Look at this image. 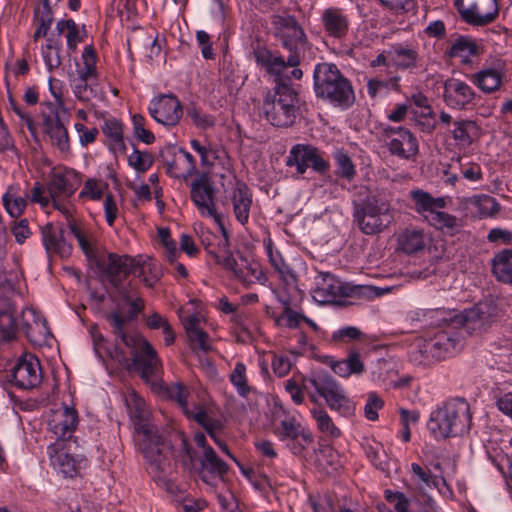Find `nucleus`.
<instances>
[{
    "label": "nucleus",
    "instance_id": "obj_34",
    "mask_svg": "<svg viewBox=\"0 0 512 512\" xmlns=\"http://www.w3.org/2000/svg\"><path fill=\"white\" fill-rule=\"evenodd\" d=\"M221 229L222 236L218 239L216 246L208 244L206 250L214 258L217 264L222 265L224 268L231 267L235 264V256L230 250V242L228 232L225 229L222 220L218 223Z\"/></svg>",
    "mask_w": 512,
    "mask_h": 512
},
{
    "label": "nucleus",
    "instance_id": "obj_18",
    "mask_svg": "<svg viewBox=\"0 0 512 512\" xmlns=\"http://www.w3.org/2000/svg\"><path fill=\"white\" fill-rule=\"evenodd\" d=\"M78 173L73 169L53 171L49 175L47 191L51 199L70 198L77 190Z\"/></svg>",
    "mask_w": 512,
    "mask_h": 512
},
{
    "label": "nucleus",
    "instance_id": "obj_27",
    "mask_svg": "<svg viewBox=\"0 0 512 512\" xmlns=\"http://www.w3.org/2000/svg\"><path fill=\"white\" fill-rule=\"evenodd\" d=\"M231 201L237 221L246 224L249 220L252 194L245 183L240 181L236 183L232 191Z\"/></svg>",
    "mask_w": 512,
    "mask_h": 512
},
{
    "label": "nucleus",
    "instance_id": "obj_16",
    "mask_svg": "<svg viewBox=\"0 0 512 512\" xmlns=\"http://www.w3.org/2000/svg\"><path fill=\"white\" fill-rule=\"evenodd\" d=\"M163 441L169 445V470L163 474L162 477H156L155 475H151L156 481H164L166 476L171 472V457L173 456L176 461H179L184 467L189 470H192L196 467V453L191 448L188 443V440L184 433L175 432L171 438L167 441L163 438Z\"/></svg>",
    "mask_w": 512,
    "mask_h": 512
},
{
    "label": "nucleus",
    "instance_id": "obj_8",
    "mask_svg": "<svg viewBox=\"0 0 512 512\" xmlns=\"http://www.w3.org/2000/svg\"><path fill=\"white\" fill-rule=\"evenodd\" d=\"M412 352L414 361L430 364L454 355L460 348V339L454 332L439 331L432 338L420 341Z\"/></svg>",
    "mask_w": 512,
    "mask_h": 512
},
{
    "label": "nucleus",
    "instance_id": "obj_48",
    "mask_svg": "<svg viewBox=\"0 0 512 512\" xmlns=\"http://www.w3.org/2000/svg\"><path fill=\"white\" fill-rule=\"evenodd\" d=\"M62 48V43L54 35L47 38L46 46L43 48V57L49 70L57 68L61 65L59 52Z\"/></svg>",
    "mask_w": 512,
    "mask_h": 512
},
{
    "label": "nucleus",
    "instance_id": "obj_40",
    "mask_svg": "<svg viewBox=\"0 0 512 512\" xmlns=\"http://www.w3.org/2000/svg\"><path fill=\"white\" fill-rule=\"evenodd\" d=\"M330 367L333 372L340 377H349L352 374H361L364 371V364L357 351H352L346 359L340 361H330Z\"/></svg>",
    "mask_w": 512,
    "mask_h": 512
},
{
    "label": "nucleus",
    "instance_id": "obj_31",
    "mask_svg": "<svg viewBox=\"0 0 512 512\" xmlns=\"http://www.w3.org/2000/svg\"><path fill=\"white\" fill-rule=\"evenodd\" d=\"M257 64L265 68L267 73L276 77V82H281L287 67V60L281 56H275L265 48H259L254 52Z\"/></svg>",
    "mask_w": 512,
    "mask_h": 512
},
{
    "label": "nucleus",
    "instance_id": "obj_59",
    "mask_svg": "<svg viewBox=\"0 0 512 512\" xmlns=\"http://www.w3.org/2000/svg\"><path fill=\"white\" fill-rule=\"evenodd\" d=\"M49 2L50 0H43L44 12L38 18V27L33 35L34 41H37L39 38L46 36L52 24L53 16Z\"/></svg>",
    "mask_w": 512,
    "mask_h": 512
},
{
    "label": "nucleus",
    "instance_id": "obj_58",
    "mask_svg": "<svg viewBox=\"0 0 512 512\" xmlns=\"http://www.w3.org/2000/svg\"><path fill=\"white\" fill-rule=\"evenodd\" d=\"M367 457L371 460L373 465L381 470L386 469L387 465V455L384 451L382 444L378 442H373L372 444H368L365 448Z\"/></svg>",
    "mask_w": 512,
    "mask_h": 512
},
{
    "label": "nucleus",
    "instance_id": "obj_39",
    "mask_svg": "<svg viewBox=\"0 0 512 512\" xmlns=\"http://www.w3.org/2000/svg\"><path fill=\"white\" fill-rule=\"evenodd\" d=\"M452 135L457 146L467 148L478 136V127L472 120H457L454 121Z\"/></svg>",
    "mask_w": 512,
    "mask_h": 512
},
{
    "label": "nucleus",
    "instance_id": "obj_44",
    "mask_svg": "<svg viewBox=\"0 0 512 512\" xmlns=\"http://www.w3.org/2000/svg\"><path fill=\"white\" fill-rule=\"evenodd\" d=\"M228 465L220 459L213 448H205L203 457L200 461V470L217 475L223 476L228 472Z\"/></svg>",
    "mask_w": 512,
    "mask_h": 512
},
{
    "label": "nucleus",
    "instance_id": "obj_28",
    "mask_svg": "<svg viewBox=\"0 0 512 512\" xmlns=\"http://www.w3.org/2000/svg\"><path fill=\"white\" fill-rule=\"evenodd\" d=\"M62 228H54L47 224L42 228L43 244L49 254H58L61 257H68L72 247L64 239Z\"/></svg>",
    "mask_w": 512,
    "mask_h": 512
},
{
    "label": "nucleus",
    "instance_id": "obj_43",
    "mask_svg": "<svg viewBox=\"0 0 512 512\" xmlns=\"http://www.w3.org/2000/svg\"><path fill=\"white\" fill-rule=\"evenodd\" d=\"M473 82L485 93L498 90L502 82L501 72L495 69H484L472 76Z\"/></svg>",
    "mask_w": 512,
    "mask_h": 512
},
{
    "label": "nucleus",
    "instance_id": "obj_2",
    "mask_svg": "<svg viewBox=\"0 0 512 512\" xmlns=\"http://www.w3.org/2000/svg\"><path fill=\"white\" fill-rule=\"evenodd\" d=\"M471 420L468 402L452 398L431 413L428 429L436 438L462 436L470 430Z\"/></svg>",
    "mask_w": 512,
    "mask_h": 512
},
{
    "label": "nucleus",
    "instance_id": "obj_24",
    "mask_svg": "<svg viewBox=\"0 0 512 512\" xmlns=\"http://www.w3.org/2000/svg\"><path fill=\"white\" fill-rule=\"evenodd\" d=\"M443 97L447 105L463 109L473 100L474 91L464 81L451 78L444 83Z\"/></svg>",
    "mask_w": 512,
    "mask_h": 512
},
{
    "label": "nucleus",
    "instance_id": "obj_37",
    "mask_svg": "<svg viewBox=\"0 0 512 512\" xmlns=\"http://www.w3.org/2000/svg\"><path fill=\"white\" fill-rule=\"evenodd\" d=\"M427 241L428 237L424 231L416 228H408L398 237L400 249L407 254H413L423 250Z\"/></svg>",
    "mask_w": 512,
    "mask_h": 512
},
{
    "label": "nucleus",
    "instance_id": "obj_21",
    "mask_svg": "<svg viewBox=\"0 0 512 512\" xmlns=\"http://www.w3.org/2000/svg\"><path fill=\"white\" fill-rule=\"evenodd\" d=\"M325 33L335 39H343L349 32L350 20L342 8L328 7L321 13Z\"/></svg>",
    "mask_w": 512,
    "mask_h": 512
},
{
    "label": "nucleus",
    "instance_id": "obj_19",
    "mask_svg": "<svg viewBox=\"0 0 512 512\" xmlns=\"http://www.w3.org/2000/svg\"><path fill=\"white\" fill-rule=\"evenodd\" d=\"M77 411L68 406H64L53 412L48 425L58 441L68 440L72 437L78 426Z\"/></svg>",
    "mask_w": 512,
    "mask_h": 512
},
{
    "label": "nucleus",
    "instance_id": "obj_60",
    "mask_svg": "<svg viewBox=\"0 0 512 512\" xmlns=\"http://www.w3.org/2000/svg\"><path fill=\"white\" fill-rule=\"evenodd\" d=\"M308 379L309 378L303 379L302 384L294 379L286 381L285 389L290 394L295 404H301L304 400V392H309V385L311 384L308 382Z\"/></svg>",
    "mask_w": 512,
    "mask_h": 512
},
{
    "label": "nucleus",
    "instance_id": "obj_6",
    "mask_svg": "<svg viewBox=\"0 0 512 512\" xmlns=\"http://www.w3.org/2000/svg\"><path fill=\"white\" fill-rule=\"evenodd\" d=\"M353 217L358 228L366 235L382 232L393 221L389 200L374 192L355 204Z\"/></svg>",
    "mask_w": 512,
    "mask_h": 512
},
{
    "label": "nucleus",
    "instance_id": "obj_64",
    "mask_svg": "<svg viewBox=\"0 0 512 512\" xmlns=\"http://www.w3.org/2000/svg\"><path fill=\"white\" fill-rule=\"evenodd\" d=\"M383 406V400L375 392L369 393L364 407L365 417L370 421L377 420L378 410L382 409Z\"/></svg>",
    "mask_w": 512,
    "mask_h": 512
},
{
    "label": "nucleus",
    "instance_id": "obj_15",
    "mask_svg": "<svg viewBox=\"0 0 512 512\" xmlns=\"http://www.w3.org/2000/svg\"><path fill=\"white\" fill-rule=\"evenodd\" d=\"M148 109L155 121L166 126L176 125L183 114L180 101L172 94L154 98Z\"/></svg>",
    "mask_w": 512,
    "mask_h": 512
},
{
    "label": "nucleus",
    "instance_id": "obj_3",
    "mask_svg": "<svg viewBox=\"0 0 512 512\" xmlns=\"http://www.w3.org/2000/svg\"><path fill=\"white\" fill-rule=\"evenodd\" d=\"M114 334L121 339L125 346L131 348L133 365L145 380L156 376L162 364L152 345L140 335H128L124 332L125 318L118 312H111L107 316Z\"/></svg>",
    "mask_w": 512,
    "mask_h": 512
},
{
    "label": "nucleus",
    "instance_id": "obj_7",
    "mask_svg": "<svg viewBox=\"0 0 512 512\" xmlns=\"http://www.w3.org/2000/svg\"><path fill=\"white\" fill-rule=\"evenodd\" d=\"M272 25L275 30V36L290 53L287 58V64L290 67L298 66L301 61V53L304 52L307 45L303 28L294 16L288 14L273 15Z\"/></svg>",
    "mask_w": 512,
    "mask_h": 512
},
{
    "label": "nucleus",
    "instance_id": "obj_47",
    "mask_svg": "<svg viewBox=\"0 0 512 512\" xmlns=\"http://www.w3.org/2000/svg\"><path fill=\"white\" fill-rule=\"evenodd\" d=\"M229 378L240 396L247 397L251 393L252 387L248 384L244 363L237 362Z\"/></svg>",
    "mask_w": 512,
    "mask_h": 512
},
{
    "label": "nucleus",
    "instance_id": "obj_29",
    "mask_svg": "<svg viewBox=\"0 0 512 512\" xmlns=\"http://www.w3.org/2000/svg\"><path fill=\"white\" fill-rule=\"evenodd\" d=\"M43 126L44 132L50 138L52 145L62 153L67 152L70 148L69 136L59 116L56 114L45 117Z\"/></svg>",
    "mask_w": 512,
    "mask_h": 512
},
{
    "label": "nucleus",
    "instance_id": "obj_5",
    "mask_svg": "<svg viewBox=\"0 0 512 512\" xmlns=\"http://www.w3.org/2000/svg\"><path fill=\"white\" fill-rule=\"evenodd\" d=\"M314 90L317 97L341 107H349L353 104L355 98L349 81L333 63L316 65Z\"/></svg>",
    "mask_w": 512,
    "mask_h": 512
},
{
    "label": "nucleus",
    "instance_id": "obj_63",
    "mask_svg": "<svg viewBox=\"0 0 512 512\" xmlns=\"http://www.w3.org/2000/svg\"><path fill=\"white\" fill-rule=\"evenodd\" d=\"M411 471L417 484L431 487L436 485L437 477L433 475L428 468L420 466L418 463L411 464Z\"/></svg>",
    "mask_w": 512,
    "mask_h": 512
},
{
    "label": "nucleus",
    "instance_id": "obj_10",
    "mask_svg": "<svg viewBox=\"0 0 512 512\" xmlns=\"http://www.w3.org/2000/svg\"><path fill=\"white\" fill-rule=\"evenodd\" d=\"M308 382L325 399L326 404L331 410L338 411L343 415H349L353 412L352 402L347 397L342 386L331 375L326 372L314 373L308 379Z\"/></svg>",
    "mask_w": 512,
    "mask_h": 512
},
{
    "label": "nucleus",
    "instance_id": "obj_14",
    "mask_svg": "<svg viewBox=\"0 0 512 512\" xmlns=\"http://www.w3.org/2000/svg\"><path fill=\"white\" fill-rule=\"evenodd\" d=\"M348 289L343 283L328 272H319L315 276L312 296L321 304L336 303L342 297L348 296Z\"/></svg>",
    "mask_w": 512,
    "mask_h": 512
},
{
    "label": "nucleus",
    "instance_id": "obj_56",
    "mask_svg": "<svg viewBox=\"0 0 512 512\" xmlns=\"http://www.w3.org/2000/svg\"><path fill=\"white\" fill-rule=\"evenodd\" d=\"M128 163L137 172L147 171L153 164V156L149 152L135 149L128 157Z\"/></svg>",
    "mask_w": 512,
    "mask_h": 512
},
{
    "label": "nucleus",
    "instance_id": "obj_54",
    "mask_svg": "<svg viewBox=\"0 0 512 512\" xmlns=\"http://www.w3.org/2000/svg\"><path fill=\"white\" fill-rule=\"evenodd\" d=\"M335 159L337 166L336 174L348 181L353 180L356 175V169L351 158L346 153L339 151L335 154Z\"/></svg>",
    "mask_w": 512,
    "mask_h": 512
},
{
    "label": "nucleus",
    "instance_id": "obj_36",
    "mask_svg": "<svg viewBox=\"0 0 512 512\" xmlns=\"http://www.w3.org/2000/svg\"><path fill=\"white\" fill-rule=\"evenodd\" d=\"M491 265L495 278L512 286V249H505L495 254Z\"/></svg>",
    "mask_w": 512,
    "mask_h": 512
},
{
    "label": "nucleus",
    "instance_id": "obj_35",
    "mask_svg": "<svg viewBox=\"0 0 512 512\" xmlns=\"http://www.w3.org/2000/svg\"><path fill=\"white\" fill-rule=\"evenodd\" d=\"M57 35H65L67 47L71 51H75L78 44L83 42L86 37L85 26H79L73 19H63L56 24Z\"/></svg>",
    "mask_w": 512,
    "mask_h": 512
},
{
    "label": "nucleus",
    "instance_id": "obj_20",
    "mask_svg": "<svg viewBox=\"0 0 512 512\" xmlns=\"http://www.w3.org/2000/svg\"><path fill=\"white\" fill-rule=\"evenodd\" d=\"M22 327L30 342L43 345L51 336L46 319L33 308L22 312Z\"/></svg>",
    "mask_w": 512,
    "mask_h": 512
},
{
    "label": "nucleus",
    "instance_id": "obj_45",
    "mask_svg": "<svg viewBox=\"0 0 512 512\" xmlns=\"http://www.w3.org/2000/svg\"><path fill=\"white\" fill-rule=\"evenodd\" d=\"M69 228L71 233L74 235L76 240L78 241L79 246L82 251L86 255L88 261L91 264L96 262V259L99 258L101 253L96 249L93 239L88 237L84 232H82L75 223H69Z\"/></svg>",
    "mask_w": 512,
    "mask_h": 512
},
{
    "label": "nucleus",
    "instance_id": "obj_62",
    "mask_svg": "<svg viewBox=\"0 0 512 512\" xmlns=\"http://www.w3.org/2000/svg\"><path fill=\"white\" fill-rule=\"evenodd\" d=\"M308 504L312 512H335L333 498L327 494L310 496Z\"/></svg>",
    "mask_w": 512,
    "mask_h": 512
},
{
    "label": "nucleus",
    "instance_id": "obj_17",
    "mask_svg": "<svg viewBox=\"0 0 512 512\" xmlns=\"http://www.w3.org/2000/svg\"><path fill=\"white\" fill-rule=\"evenodd\" d=\"M386 135L389 139L388 150L392 155L409 160L418 153V141L408 129H387Z\"/></svg>",
    "mask_w": 512,
    "mask_h": 512
},
{
    "label": "nucleus",
    "instance_id": "obj_38",
    "mask_svg": "<svg viewBox=\"0 0 512 512\" xmlns=\"http://www.w3.org/2000/svg\"><path fill=\"white\" fill-rule=\"evenodd\" d=\"M103 133L109 140L110 150L114 153H125L126 145L123 137V125L115 118L106 119L103 126Z\"/></svg>",
    "mask_w": 512,
    "mask_h": 512
},
{
    "label": "nucleus",
    "instance_id": "obj_42",
    "mask_svg": "<svg viewBox=\"0 0 512 512\" xmlns=\"http://www.w3.org/2000/svg\"><path fill=\"white\" fill-rule=\"evenodd\" d=\"M429 223L446 235L453 236L459 233L463 227L462 221L446 212L437 211L428 218Z\"/></svg>",
    "mask_w": 512,
    "mask_h": 512
},
{
    "label": "nucleus",
    "instance_id": "obj_52",
    "mask_svg": "<svg viewBox=\"0 0 512 512\" xmlns=\"http://www.w3.org/2000/svg\"><path fill=\"white\" fill-rule=\"evenodd\" d=\"M311 413L321 432L334 438L340 436V430L334 425L331 417L324 409H313Z\"/></svg>",
    "mask_w": 512,
    "mask_h": 512
},
{
    "label": "nucleus",
    "instance_id": "obj_51",
    "mask_svg": "<svg viewBox=\"0 0 512 512\" xmlns=\"http://www.w3.org/2000/svg\"><path fill=\"white\" fill-rule=\"evenodd\" d=\"M108 184L95 178H89L85 181L79 198H89L94 201L100 200L105 190H107Z\"/></svg>",
    "mask_w": 512,
    "mask_h": 512
},
{
    "label": "nucleus",
    "instance_id": "obj_41",
    "mask_svg": "<svg viewBox=\"0 0 512 512\" xmlns=\"http://www.w3.org/2000/svg\"><path fill=\"white\" fill-rule=\"evenodd\" d=\"M315 148L309 145L297 144L290 150L289 156L286 160L287 166H295L299 174L306 172L310 167V161L313 156Z\"/></svg>",
    "mask_w": 512,
    "mask_h": 512
},
{
    "label": "nucleus",
    "instance_id": "obj_1",
    "mask_svg": "<svg viewBox=\"0 0 512 512\" xmlns=\"http://www.w3.org/2000/svg\"><path fill=\"white\" fill-rule=\"evenodd\" d=\"M125 405L136 432L142 436L139 447L150 475L162 477L169 470V445L163 441L158 427L151 421V412L135 391L125 395Z\"/></svg>",
    "mask_w": 512,
    "mask_h": 512
},
{
    "label": "nucleus",
    "instance_id": "obj_13",
    "mask_svg": "<svg viewBox=\"0 0 512 512\" xmlns=\"http://www.w3.org/2000/svg\"><path fill=\"white\" fill-rule=\"evenodd\" d=\"M191 199L202 216L212 218L220 223L221 216L215 205V188L207 175H201L191 183Z\"/></svg>",
    "mask_w": 512,
    "mask_h": 512
},
{
    "label": "nucleus",
    "instance_id": "obj_12",
    "mask_svg": "<svg viewBox=\"0 0 512 512\" xmlns=\"http://www.w3.org/2000/svg\"><path fill=\"white\" fill-rule=\"evenodd\" d=\"M9 381L17 388L30 390L42 381V371L37 357L25 354L20 357L8 374Z\"/></svg>",
    "mask_w": 512,
    "mask_h": 512
},
{
    "label": "nucleus",
    "instance_id": "obj_49",
    "mask_svg": "<svg viewBox=\"0 0 512 512\" xmlns=\"http://www.w3.org/2000/svg\"><path fill=\"white\" fill-rule=\"evenodd\" d=\"M477 53L478 46L476 42L465 36L457 38L448 51L450 57H467L476 55Z\"/></svg>",
    "mask_w": 512,
    "mask_h": 512
},
{
    "label": "nucleus",
    "instance_id": "obj_32",
    "mask_svg": "<svg viewBox=\"0 0 512 512\" xmlns=\"http://www.w3.org/2000/svg\"><path fill=\"white\" fill-rule=\"evenodd\" d=\"M410 198L414 203L415 211L424 215L427 220L429 217H432V213H436L438 209H443L446 206L444 198H434L429 193L420 189L412 190Z\"/></svg>",
    "mask_w": 512,
    "mask_h": 512
},
{
    "label": "nucleus",
    "instance_id": "obj_57",
    "mask_svg": "<svg viewBox=\"0 0 512 512\" xmlns=\"http://www.w3.org/2000/svg\"><path fill=\"white\" fill-rule=\"evenodd\" d=\"M73 92L75 97L82 102H89L95 96L93 83L85 78L74 79Z\"/></svg>",
    "mask_w": 512,
    "mask_h": 512
},
{
    "label": "nucleus",
    "instance_id": "obj_46",
    "mask_svg": "<svg viewBox=\"0 0 512 512\" xmlns=\"http://www.w3.org/2000/svg\"><path fill=\"white\" fill-rule=\"evenodd\" d=\"M304 430L294 417H286L274 426V434L282 441H290Z\"/></svg>",
    "mask_w": 512,
    "mask_h": 512
},
{
    "label": "nucleus",
    "instance_id": "obj_26",
    "mask_svg": "<svg viewBox=\"0 0 512 512\" xmlns=\"http://www.w3.org/2000/svg\"><path fill=\"white\" fill-rule=\"evenodd\" d=\"M50 460L55 469L62 473L65 477L76 476L82 468L83 460L75 459L71 454L60 447L57 442L48 447Z\"/></svg>",
    "mask_w": 512,
    "mask_h": 512
},
{
    "label": "nucleus",
    "instance_id": "obj_33",
    "mask_svg": "<svg viewBox=\"0 0 512 512\" xmlns=\"http://www.w3.org/2000/svg\"><path fill=\"white\" fill-rule=\"evenodd\" d=\"M237 256V258L235 257V264L233 263L231 267L225 269L232 271L237 279L246 284L262 278L263 274L257 262L249 261L241 254H237Z\"/></svg>",
    "mask_w": 512,
    "mask_h": 512
},
{
    "label": "nucleus",
    "instance_id": "obj_23",
    "mask_svg": "<svg viewBox=\"0 0 512 512\" xmlns=\"http://www.w3.org/2000/svg\"><path fill=\"white\" fill-rule=\"evenodd\" d=\"M277 297L283 305V311L280 315L274 317L275 324L278 327L290 329L297 328L302 321V318H304V315L293 310L292 306L302 298L301 290L299 289V294L297 296L293 295V290L279 291Z\"/></svg>",
    "mask_w": 512,
    "mask_h": 512
},
{
    "label": "nucleus",
    "instance_id": "obj_61",
    "mask_svg": "<svg viewBox=\"0 0 512 512\" xmlns=\"http://www.w3.org/2000/svg\"><path fill=\"white\" fill-rule=\"evenodd\" d=\"M133 132L137 139L145 144H151L155 140L154 134L145 128V119L140 114H135L132 117Z\"/></svg>",
    "mask_w": 512,
    "mask_h": 512
},
{
    "label": "nucleus",
    "instance_id": "obj_4",
    "mask_svg": "<svg viewBox=\"0 0 512 512\" xmlns=\"http://www.w3.org/2000/svg\"><path fill=\"white\" fill-rule=\"evenodd\" d=\"M303 101L296 90L278 82L272 94H268L262 105L266 120L278 128L293 126L301 115Z\"/></svg>",
    "mask_w": 512,
    "mask_h": 512
},
{
    "label": "nucleus",
    "instance_id": "obj_9",
    "mask_svg": "<svg viewBox=\"0 0 512 512\" xmlns=\"http://www.w3.org/2000/svg\"><path fill=\"white\" fill-rule=\"evenodd\" d=\"M94 265L107 277L123 301H129V293L122 285V279L130 273H136L138 263L128 255L116 253L102 254Z\"/></svg>",
    "mask_w": 512,
    "mask_h": 512
},
{
    "label": "nucleus",
    "instance_id": "obj_25",
    "mask_svg": "<svg viewBox=\"0 0 512 512\" xmlns=\"http://www.w3.org/2000/svg\"><path fill=\"white\" fill-rule=\"evenodd\" d=\"M461 204L464 210L480 219L493 217L500 210L497 200L486 194L465 197L462 199Z\"/></svg>",
    "mask_w": 512,
    "mask_h": 512
},
{
    "label": "nucleus",
    "instance_id": "obj_22",
    "mask_svg": "<svg viewBox=\"0 0 512 512\" xmlns=\"http://www.w3.org/2000/svg\"><path fill=\"white\" fill-rule=\"evenodd\" d=\"M386 53L390 63L397 69L414 71L423 66L417 49L412 45L397 43L392 45Z\"/></svg>",
    "mask_w": 512,
    "mask_h": 512
},
{
    "label": "nucleus",
    "instance_id": "obj_50",
    "mask_svg": "<svg viewBox=\"0 0 512 512\" xmlns=\"http://www.w3.org/2000/svg\"><path fill=\"white\" fill-rule=\"evenodd\" d=\"M444 311L439 309H419L412 313L411 319L423 322L427 326H440L446 322Z\"/></svg>",
    "mask_w": 512,
    "mask_h": 512
},
{
    "label": "nucleus",
    "instance_id": "obj_55",
    "mask_svg": "<svg viewBox=\"0 0 512 512\" xmlns=\"http://www.w3.org/2000/svg\"><path fill=\"white\" fill-rule=\"evenodd\" d=\"M312 441V435L308 431L304 430L300 435H297L295 438L290 440L287 445L294 455L305 458Z\"/></svg>",
    "mask_w": 512,
    "mask_h": 512
},
{
    "label": "nucleus",
    "instance_id": "obj_11",
    "mask_svg": "<svg viewBox=\"0 0 512 512\" xmlns=\"http://www.w3.org/2000/svg\"><path fill=\"white\" fill-rule=\"evenodd\" d=\"M462 20L475 27L493 23L499 15L497 0H455Z\"/></svg>",
    "mask_w": 512,
    "mask_h": 512
},
{
    "label": "nucleus",
    "instance_id": "obj_53",
    "mask_svg": "<svg viewBox=\"0 0 512 512\" xmlns=\"http://www.w3.org/2000/svg\"><path fill=\"white\" fill-rule=\"evenodd\" d=\"M3 204L11 217L18 218L23 214L27 201L25 198L8 191L3 195Z\"/></svg>",
    "mask_w": 512,
    "mask_h": 512
},
{
    "label": "nucleus",
    "instance_id": "obj_30",
    "mask_svg": "<svg viewBox=\"0 0 512 512\" xmlns=\"http://www.w3.org/2000/svg\"><path fill=\"white\" fill-rule=\"evenodd\" d=\"M268 256L271 265L279 274L285 285V288L282 291L293 290V295L297 296L299 294V288L297 286V276L294 270L284 261L279 252H273L271 246H268Z\"/></svg>",
    "mask_w": 512,
    "mask_h": 512
}]
</instances>
